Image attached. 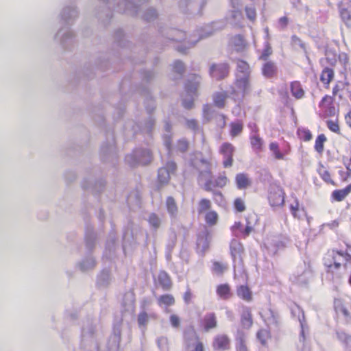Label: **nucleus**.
<instances>
[{
  "mask_svg": "<svg viewBox=\"0 0 351 351\" xmlns=\"http://www.w3.org/2000/svg\"><path fill=\"white\" fill-rule=\"evenodd\" d=\"M199 155L200 154H198L194 158H192L190 164L193 167L198 171V180L199 182H204V189L206 191H211L213 178L210 171V164L206 159L199 156Z\"/></svg>",
  "mask_w": 351,
  "mask_h": 351,
  "instance_id": "f257e3e1",
  "label": "nucleus"
},
{
  "mask_svg": "<svg viewBox=\"0 0 351 351\" xmlns=\"http://www.w3.org/2000/svg\"><path fill=\"white\" fill-rule=\"evenodd\" d=\"M200 82L201 77L199 75L193 74L189 76L187 82L185 85V90L190 98L183 99L182 104L185 108L191 109L193 107V96L197 95V91L199 86Z\"/></svg>",
  "mask_w": 351,
  "mask_h": 351,
  "instance_id": "f03ea898",
  "label": "nucleus"
},
{
  "mask_svg": "<svg viewBox=\"0 0 351 351\" xmlns=\"http://www.w3.org/2000/svg\"><path fill=\"white\" fill-rule=\"evenodd\" d=\"M251 90V78L237 77L234 85L228 90L230 95L234 100H241Z\"/></svg>",
  "mask_w": 351,
  "mask_h": 351,
  "instance_id": "7ed1b4c3",
  "label": "nucleus"
},
{
  "mask_svg": "<svg viewBox=\"0 0 351 351\" xmlns=\"http://www.w3.org/2000/svg\"><path fill=\"white\" fill-rule=\"evenodd\" d=\"M81 343L84 348H97L95 326L91 320H87L83 324Z\"/></svg>",
  "mask_w": 351,
  "mask_h": 351,
  "instance_id": "20e7f679",
  "label": "nucleus"
},
{
  "mask_svg": "<svg viewBox=\"0 0 351 351\" xmlns=\"http://www.w3.org/2000/svg\"><path fill=\"white\" fill-rule=\"evenodd\" d=\"M152 159L151 152L147 149H139L134 151L132 154L125 156V162L130 166L136 165H147Z\"/></svg>",
  "mask_w": 351,
  "mask_h": 351,
  "instance_id": "39448f33",
  "label": "nucleus"
},
{
  "mask_svg": "<svg viewBox=\"0 0 351 351\" xmlns=\"http://www.w3.org/2000/svg\"><path fill=\"white\" fill-rule=\"evenodd\" d=\"M218 25H219V23L213 22L210 25H208L205 26L203 32L202 33L199 34V38L197 39H193V38H190L187 41H186V44H187L188 46L187 47H185V46L184 47H179L178 51L183 53H186V51L187 49L195 46V45L199 40H200L201 39L207 38L208 36H210L211 35H213L214 34V32L215 31L223 28V25L219 26Z\"/></svg>",
  "mask_w": 351,
  "mask_h": 351,
  "instance_id": "423d86ee",
  "label": "nucleus"
},
{
  "mask_svg": "<svg viewBox=\"0 0 351 351\" xmlns=\"http://www.w3.org/2000/svg\"><path fill=\"white\" fill-rule=\"evenodd\" d=\"M147 0H123L118 3L117 10L119 12H125L130 15H136L138 12L141 5Z\"/></svg>",
  "mask_w": 351,
  "mask_h": 351,
  "instance_id": "0eeeda50",
  "label": "nucleus"
},
{
  "mask_svg": "<svg viewBox=\"0 0 351 351\" xmlns=\"http://www.w3.org/2000/svg\"><path fill=\"white\" fill-rule=\"evenodd\" d=\"M268 199L272 207H279L283 205L285 196L282 188L277 185H271L269 191Z\"/></svg>",
  "mask_w": 351,
  "mask_h": 351,
  "instance_id": "6e6552de",
  "label": "nucleus"
},
{
  "mask_svg": "<svg viewBox=\"0 0 351 351\" xmlns=\"http://www.w3.org/2000/svg\"><path fill=\"white\" fill-rule=\"evenodd\" d=\"M176 164L173 161L167 162L165 167L158 169V180L161 184H166L169 182L171 176L173 175L176 171Z\"/></svg>",
  "mask_w": 351,
  "mask_h": 351,
  "instance_id": "1a4fd4ad",
  "label": "nucleus"
},
{
  "mask_svg": "<svg viewBox=\"0 0 351 351\" xmlns=\"http://www.w3.org/2000/svg\"><path fill=\"white\" fill-rule=\"evenodd\" d=\"M229 70V65L227 63L212 64L209 69V74L211 77L221 80L228 75Z\"/></svg>",
  "mask_w": 351,
  "mask_h": 351,
  "instance_id": "9d476101",
  "label": "nucleus"
},
{
  "mask_svg": "<svg viewBox=\"0 0 351 351\" xmlns=\"http://www.w3.org/2000/svg\"><path fill=\"white\" fill-rule=\"evenodd\" d=\"M234 152V147L228 143H223L220 147V152L223 155V167L227 168L232 165L233 162V153Z\"/></svg>",
  "mask_w": 351,
  "mask_h": 351,
  "instance_id": "9b49d317",
  "label": "nucleus"
},
{
  "mask_svg": "<svg viewBox=\"0 0 351 351\" xmlns=\"http://www.w3.org/2000/svg\"><path fill=\"white\" fill-rule=\"evenodd\" d=\"M73 36L74 34L69 27H62L56 34L55 39L59 41L62 47H66L67 44L72 41Z\"/></svg>",
  "mask_w": 351,
  "mask_h": 351,
  "instance_id": "f8f14e48",
  "label": "nucleus"
},
{
  "mask_svg": "<svg viewBox=\"0 0 351 351\" xmlns=\"http://www.w3.org/2000/svg\"><path fill=\"white\" fill-rule=\"evenodd\" d=\"M230 253L234 263L238 262L241 264L242 262V254L243 252V247L242 244L237 240H232L230 245Z\"/></svg>",
  "mask_w": 351,
  "mask_h": 351,
  "instance_id": "ddd939ff",
  "label": "nucleus"
},
{
  "mask_svg": "<svg viewBox=\"0 0 351 351\" xmlns=\"http://www.w3.org/2000/svg\"><path fill=\"white\" fill-rule=\"evenodd\" d=\"M230 339L226 335H217L213 343V347L215 350L224 351L230 348Z\"/></svg>",
  "mask_w": 351,
  "mask_h": 351,
  "instance_id": "4468645a",
  "label": "nucleus"
},
{
  "mask_svg": "<svg viewBox=\"0 0 351 351\" xmlns=\"http://www.w3.org/2000/svg\"><path fill=\"white\" fill-rule=\"evenodd\" d=\"M78 16V11L73 5L64 8L61 12L62 20L66 24H70Z\"/></svg>",
  "mask_w": 351,
  "mask_h": 351,
  "instance_id": "2eb2a0df",
  "label": "nucleus"
},
{
  "mask_svg": "<svg viewBox=\"0 0 351 351\" xmlns=\"http://www.w3.org/2000/svg\"><path fill=\"white\" fill-rule=\"evenodd\" d=\"M236 77L251 78V69L245 61L237 60Z\"/></svg>",
  "mask_w": 351,
  "mask_h": 351,
  "instance_id": "dca6fc26",
  "label": "nucleus"
},
{
  "mask_svg": "<svg viewBox=\"0 0 351 351\" xmlns=\"http://www.w3.org/2000/svg\"><path fill=\"white\" fill-rule=\"evenodd\" d=\"M165 206L171 219L173 220L176 219L178 216L179 210L175 199L171 196L167 197Z\"/></svg>",
  "mask_w": 351,
  "mask_h": 351,
  "instance_id": "f3484780",
  "label": "nucleus"
},
{
  "mask_svg": "<svg viewBox=\"0 0 351 351\" xmlns=\"http://www.w3.org/2000/svg\"><path fill=\"white\" fill-rule=\"evenodd\" d=\"M328 257L332 258L335 267L338 269L340 267L341 264L344 263L347 261L348 254H345L342 252L332 250L328 252Z\"/></svg>",
  "mask_w": 351,
  "mask_h": 351,
  "instance_id": "a211bd4d",
  "label": "nucleus"
},
{
  "mask_svg": "<svg viewBox=\"0 0 351 351\" xmlns=\"http://www.w3.org/2000/svg\"><path fill=\"white\" fill-rule=\"evenodd\" d=\"M157 315L156 313H152L148 314L144 309L138 315L137 322L139 328L145 330L150 319H156Z\"/></svg>",
  "mask_w": 351,
  "mask_h": 351,
  "instance_id": "6ab92c4d",
  "label": "nucleus"
},
{
  "mask_svg": "<svg viewBox=\"0 0 351 351\" xmlns=\"http://www.w3.org/2000/svg\"><path fill=\"white\" fill-rule=\"evenodd\" d=\"M241 324L243 328L249 329L252 326L253 319L250 308L243 307L241 314Z\"/></svg>",
  "mask_w": 351,
  "mask_h": 351,
  "instance_id": "aec40b11",
  "label": "nucleus"
},
{
  "mask_svg": "<svg viewBox=\"0 0 351 351\" xmlns=\"http://www.w3.org/2000/svg\"><path fill=\"white\" fill-rule=\"evenodd\" d=\"M101 155L104 160H108V157L114 158L115 156V147L114 141L113 139L108 143L106 145H103L101 148Z\"/></svg>",
  "mask_w": 351,
  "mask_h": 351,
  "instance_id": "412c9836",
  "label": "nucleus"
},
{
  "mask_svg": "<svg viewBox=\"0 0 351 351\" xmlns=\"http://www.w3.org/2000/svg\"><path fill=\"white\" fill-rule=\"evenodd\" d=\"M229 92L221 91L216 92L213 95V101L214 105L218 108H223L226 106V99L228 98Z\"/></svg>",
  "mask_w": 351,
  "mask_h": 351,
  "instance_id": "4be33fe9",
  "label": "nucleus"
},
{
  "mask_svg": "<svg viewBox=\"0 0 351 351\" xmlns=\"http://www.w3.org/2000/svg\"><path fill=\"white\" fill-rule=\"evenodd\" d=\"M204 328L208 332L217 326V317L214 313H207L204 317Z\"/></svg>",
  "mask_w": 351,
  "mask_h": 351,
  "instance_id": "5701e85b",
  "label": "nucleus"
},
{
  "mask_svg": "<svg viewBox=\"0 0 351 351\" xmlns=\"http://www.w3.org/2000/svg\"><path fill=\"white\" fill-rule=\"evenodd\" d=\"M179 6L184 12L190 11L192 14L196 11L199 12L198 5L193 0H180Z\"/></svg>",
  "mask_w": 351,
  "mask_h": 351,
  "instance_id": "b1692460",
  "label": "nucleus"
},
{
  "mask_svg": "<svg viewBox=\"0 0 351 351\" xmlns=\"http://www.w3.org/2000/svg\"><path fill=\"white\" fill-rule=\"evenodd\" d=\"M235 182L237 188L241 190L247 188L251 184L247 175L243 173L236 175Z\"/></svg>",
  "mask_w": 351,
  "mask_h": 351,
  "instance_id": "393cba45",
  "label": "nucleus"
},
{
  "mask_svg": "<svg viewBox=\"0 0 351 351\" xmlns=\"http://www.w3.org/2000/svg\"><path fill=\"white\" fill-rule=\"evenodd\" d=\"M340 14L346 25L351 28V1L341 9Z\"/></svg>",
  "mask_w": 351,
  "mask_h": 351,
  "instance_id": "a878e982",
  "label": "nucleus"
},
{
  "mask_svg": "<svg viewBox=\"0 0 351 351\" xmlns=\"http://www.w3.org/2000/svg\"><path fill=\"white\" fill-rule=\"evenodd\" d=\"M236 346L237 351H247L246 346V335L241 330H238L237 332Z\"/></svg>",
  "mask_w": 351,
  "mask_h": 351,
  "instance_id": "bb28decb",
  "label": "nucleus"
},
{
  "mask_svg": "<svg viewBox=\"0 0 351 351\" xmlns=\"http://www.w3.org/2000/svg\"><path fill=\"white\" fill-rule=\"evenodd\" d=\"M351 193V184L348 185L345 189L341 190H335L332 193V197L337 202L343 200Z\"/></svg>",
  "mask_w": 351,
  "mask_h": 351,
  "instance_id": "cd10ccee",
  "label": "nucleus"
},
{
  "mask_svg": "<svg viewBox=\"0 0 351 351\" xmlns=\"http://www.w3.org/2000/svg\"><path fill=\"white\" fill-rule=\"evenodd\" d=\"M159 284L165 290H169L171 287V281L165 271H160L158 276Z\"/></svg>",
  "mask_w": 351,
  "mask_h": 351,
  "instance_id": "c85d7f7f",
  "label": "nucleus"
},
{
  "mask_svg": "<svg viewBox=\"0 0 351 351\" xmlns=\"http://www.w3.org/2000/svg\"><path fill=\"white\" fill-rule=\"evenodd\" d=\"M276 72V66L274 62H267L264 64L262 69V73L265 77L267 78L271 77L275 75Z\"/></svg>",
  "mask_w": 351,
  "mask_h": 351,
  "instance_id": "c756f323",
  "label": "nucleus"
},
{
  "mask_svg": "<svg viewBox=\"0 0 351 351\" xmlns=\"http://www.w3.org/2000/svg\"><path fill=\"white\" fill-rule=\"evenodd\" d=\"M217 295L223 300H227L231 296L230 287L228 284L219 285L217 287Z\"/></svg>",
  "mask_w": 351,
  "mask_h": 351,
  "instance_id": "7c9ffc66",
  "label": "nucleus"
},
{
  "mask_svg": "<svg viewBox=\"0 0 351 351\" xmlns=\"http://www.w3.org/2000/svg\"><path fill=\"white\" fill-rule=\"evenodd\" d=\"M197 246L199 250L204 252L209 247V241L208 239V233H204L198 236L197 240Z\"/></svg>",
  "mask_w": 351,
  "mask_h": 351,
  "instance_id": "2f4dec72",
  "label": "nucleus"
},
{
  "mask_svg": "<svg viewBox=\"0 0 351 351\" xmlns=\"http://www.w3.org/2000/svg\"><path fill=\"white\" fill-rule=\"evenodd\" d=\"M85 242L86 246L88 250H90L95 247L96 242V235L93 230L87 229L85 234Z\"/></svg>",
  "mask_w": 351,
  "mask_h": 351,
  "instance_id": "473e14b6",
  "label": "nucleus"
},
{
  "mask_svg": "<svg viewBox=\"0 0 351 351\" xmlns=\"http://www.w3.org/2000/svg\"><path fill=\"white\" fill-rule=\"evenodd\" d=\"M334 77V71L332 69L326 66L320 76V80L326 84H328L330 81L333 79Z\"/></svg>",
  "mask_w": 351,
  "mask_h": 351,
  "instance_id": "72a5a7b5",
  "label": "nucleus"
},
{
  "mask_svg": "<svg viewBox=\"0 0 351 351\" xmlns=\"http://www.w3.org/2000/svg\"><path fill=\"white\" fill-rule=\"evenodd\" d=\"M175 303V299L172 295L165 294L160 295L158 298V304L159 306H169L173 305Z\"/></svg>",
  "mask_w": 351,
  "mask_h": 351,
  "instance_id": "f704fd0d",
  "label": "nucleus"
},
{
  "mask_svg": "<svg viewBox=\"0 0 351 351\" xmlns=\"http://www.w3.org/2000/svg\"><path fill=\"white\" fill-rule=\"evenodd\" d=\"M291 313L293 316L298 317V321L300 323L301 328L302 329H303L304 321V315L303 311L301 309L300 306L295 305L294 307L291 308ZM301 335H304L303 330H302Z\"/></svg>",
  "mask_w": 351,
  "mask_h": 351,
  "instance_id": "c9c22d12",
  "label": "nucleus"
},
{
  "mask_svg": "<svg viewBox=\"0 0 351 351\" xmlns=\"http://www.w3.org/2000/svg\"><path fill=\"white\" fill-rule=\"evenodd\" d=\"M237 295L243 300L250 302L252 300V293L246 286H240L237 289Z\"/></svg>",
  "mask_w": 351,
  "mask_h": 351,
  "instance_id": "e433bc0d",
  "label": "nucleus"
},
{
  "mask_svg": "<svg viewBox=\"0 0 351 351\" xmlns=\"http://www.w3.org/2000/svg\"><path fill=\"white\" fill-rule=\"evenodd\" d=\"M231 42L237 51H241L245 48V40L241 35H236L234 36L232 38Z\"/></svg>",
  "mask_w": 351,
  "mask_h": 351,
  "instance_id": "4c0bfd02",
  "label": "nucleus"
},
{
  "mask_svg": "<svg viewBox=\"0 0 351 351\" xmlns=\"http://www.w3.org/2000/svg\"><path fill=\"white\" fill-rule=\"evenodd\" d=\"M95 266V261L93 257H88L86 259L83 260L80 264V269L82 271H86L89 269H92Z\"/></svg>",
  "mask_w": 351,
  "mask_h": 351,
  "instance_id": "58836bf2",
  "label": "nucleus"
},
{
  "mask_svg": "<svg viewBox=\"0 0 351 351\" xmlns=\"http://www.w3.org/2000/svg\"><path fill=\"white\" fill-rule=\"evenodd\" d=\"M110 281V274L109 271L104 270L97 278V284L100 287H106Z\"/></svg>",
  "mask_w": 351,
  "mask_h": 351,
  "instance_id": "ea45409f",
  "label": "nucleus"
},
{
  "mask_svg": "<svg viewBox=\"0 0 351 351\" xmlns=\"http://www.w3.org/2000/svg\"><path fill=\"white\" fill-rule=\"evenodd\" d=\"M291 91L295 98L300 99L304 96V90L298 82H293L291 84Z\"/></svg>",
  "mask_w": 351,
  "mask_h": 351,
  "instance_id": "a19ab883",
  "label": "nucleus"
},
{
  "mask_svg": "<svg viewBox=\"0 0 351 351\" xmlns=\"http://www.w3.org/2000/svg\"><path fill=\"white\" fill-rule=\"evenodd\" d=\"M228 182V178L225 173L220 174L215 180L212 181L211 191L215 187L222 188L226 185Z\"/></svg>",
  "mask_w": 351,
  "mask_h": 351,
  "instance_id": "79ce46f5",
  "label": "nucleus"
},
{
  "mask_svg": "<svg viewBox=\"0 0 351 351\" xmlns=\"http://www.w3.org/2000/svg\"><path fill=\"white\" fill-rule=\"evenodd\" d=\"M218 215L215 211L210 210L206 213L205 215L206 223L209 226H213L217 224L218 221Z\"/></svg>",
  "mask_w": 351,
  "mask_h": 351,
  "instance_id": "37998d69",
  "label": "nucleus"
},
{
  "mask_svg": "<svg viewBox=\"0 0 351 351\" xmlns=\"http://www.w3.org/2000/svg\"><path fill=\"white\" fill-rule=\"evenodd\" d=\"M149 225L155 230L160 228L162 220L160 217L156 213H151L147 219Z\"/></svg>",
  "mask_w": 351,
  "mask_h": 351,
  "instance_id": "c03bdc74",
  "label": "nucleus"
},
{
  "mask_svg": "<svg viewBox=\"0 0 351 351\" xmlns=\"http://www.w3.org/2000/svg\"><path fill=\"white\" fill-rule=\"evenodd\" d=\"M266 322L268 325L277 326L278 322V315L272 310H269L265 313Z\"/></svg>",
  "mask_w": 351,
  "mask_h": 351,
  "instance_id": "a18cd8bd",
  "label": "nucleus"
},
{
  "mask_svg": "<svg viewBox=\"0 0 351 351\" xmlns=\"http://www.w3.org/2000/svg\"><path fill=\"white\" fill-rule=\"evenodd\" d=\"M326 141V137L324 134H319L315 141V149L319 154H322L324 152V144Z\"/></svg>",
  "mask_w": 351,
  "mask_h": 351,
  "instance_id": "49530a36",
  "label": "nucleus"
},
{
  "mask_svg": "<svg viewBox=\"0 0 351 351\" xmlns=\"http://www.w3.org/2000/svg\"><path fill=\"white\" fill-rule=\"evenodd\" d=\"M204 117L208 121L213 118L216 111L210 104H205L203 107Z\"/></svg>",
  "mask_w": 351,
  "mask_h": 351,
  "instance_id": "de8ad7c7",
  "label": "nucleus"
},
{
  "mask_svg": "<svg viewBox=\"0 0 351 351\" xmlns=\"http://www.w3.org/2000/svg\"><path fill=\"white\" fill-rule=\"evenodd\" d=\"M243 130V124L239 122H234L230 124V134L232 136L235 137L239 135Z\"/></svg>",
  "mask_w": 351,
  "mask_h": 351,
  "instance_id": "09e8293b",
  "label": "nucleus"
},
{
  "mask_svg": "<svg viewBox=\"0 0 351 351\" xmlns=\"http://www.w3.org/2000/svg\"><path fill=\"white\" fill-rule=\"evenodd\" d=\"M269 149L275 158L278 160H284V154L279 150L278 145L276 143L269 144Z\"/></svg>",
  "mask_w": 351,
  "mask_h": 351,
  "instance_id": "8fccbe9b",
  "label": "nucleus"
},
{
  "mask_svg": "<svg viewBox=\"0 0 351 351\" xmlns=\"http://www.w3.org/2000/svg\"><path fill=\"white\" fill-rule=\"evenodd\" d=\"M211 207V202L209 199H202L198 204L197 211L199 214H202L206 210H208Z\"/></svg>",
  "mask_w": 351,
  "mask_h": 351,
  "instance_id": "3c124183",
  "label": "nucleus"
},
{
  "mask_svg": "<svg viewBox=\"0 0 351 351\" xmlns=\"http://www.w3.org/2000/svg\"><path fill=\"white\" fill-rule=\"evenodd\" d=\"M155 120L152 118V117H149L147 121H145L144 125L142 128V132L150 134L154 127Z\"/></svg>",
  "mask_w": 351,
  "mask_h": 351,
  "instance_id": "603ef678",
  "label": "nucleus"
},
{
  "mask_svg": "<svg viewBox=\"0 0 351 351\" xmlns=\"http://www.w3.org/2000/svg\"><path fill=\"white\" fill-rule=\"evenodd\" d=\"M157 345L161 351L169 350V341L167 337L161 336L157 339Z\"/></svg>",
  "mask_w": 351,
  "mask_h": 351,
  "instance_id": "864d4df0",
  "label": "nucleus"
},
{
  "mask_svg": "<svg viewBox=\"0 0 351 351\" xmlns=\"http://www.w3.org/2000/svg\"><path fill=\"white\" fill-rule=\"evenodd\" d=\"M337 62L336 57L334 54L327 53L326 58L320 60L322 66H325L326 63H328L330 66H334Z\"/></svg>",
  "mask_w": 351,
  "mask_h": 351,
  "instance_id": "5fc2aeb1",
  "label": "nucleus"
},
{
  "mask_svg": "<svg viewBox=\"0 0 351 351\" xmlns=\"http://www.w3.org/2000/svg\"><path fill=\"white\" fill-rule=\"evenodd\" d=\"M337 335L339 340L344 342L348 346L351 348V336L343 331L337 332Z\"/></svg>",
  "mask_w": 351,
  "mask_h": 351,
  "instance_id": "6e6d98bb",
  "label": "nucleus"
},
{
  "mask_svg": "<svg viewBox=\"0 0 351 351\" xmlns=\"http://www.w3.org/2000/svg\"><path fill=\"white\" fill-rule=\"evenodd\" d=\"M115 250V241L114 240H112L110 241H108L106 246V256H108V258H111L112 254L114 252Z\"/></svg>",
  "mask_w": 351,
  "mask_h": 351,
  "instance_id": "4d7b16f0",
  "label": "nucleus"
},
{
  "mask_svg": "<svg viewBox=\"0 0 351 351\" xmlns=\"http://www.w3.org/2000/svg\"><path fill=\"white\" fill-rule=\"evenodd\" d=\"M157 16L156 10L154 8H149L146 10L144 15L143 16V19L145 21H150L154 20Z\"/></svg>",
  "mask_w": 351,
  "mask_h": 351,
  "instance_id": "13d9d810",
  "label": "nucleus"
},
{
  "mask_svg": "<svg viewBox=\"0 0 351 351\" xmlns=\"http://www.w3.org/2000/svg\"><path fill=\"white\" fill-rule=\"evenodd\" d=\"M173 70L175 72L182 75L185 71L184 63L180 60H176L173 63Z\"/></svg>",
  "mask_w": 351,
  "mask_h": 351,
  "instance_id": "bf43d9fd",
  "label": "nucleus"
},
{
  "mask_svg": "<svg viewBox=\"0 0 351 351\" xmlns=\"http://www.w3.org/2000/svg\"><path fill=\"white\" fill-rule=\"evenodd\" d=\"M234 206L235 209L239 212H243L245 210V203L241 198H237L234 200Z\"/></svg>",
  "mask_w": 351,
  "mask_h": 351,
  "instance_id": "052dcab7",
  "label": "nucleus"
},
{
  "mask_svg": "<svg viewBox=\"0 0 351 351\" xmlns=\"http://www.w3.org/2000/svg\"><path fill=\"white\" fill-rule=\"evenodd\" d=\"M251 144L254 149H259L262 146V140L257 136H253L251 137Z\"/></svg>",
  "mask_w": 351,
  "mask_h": 351,
  "instance_id": "680f3d73",
  "label": "nucleus"
},
{
  "mask_svg": "<svg viewBox=\"0 0 351 351\" xmlns=\"http://www.w3.org/2000/svg\"><path fill=\"white\" fill-rule=\"evenodd\" d=\"M186 125L188 128L193 130L195 132L199 130V125L195 119H186Z\"/></svg>",
  "mask_w": 351,
  "mask_h": 351,
  "instance_id": "e2e57ef3",
  "label": "nucleus"
},
{
  "mask_svg": "<svg viewBox=\"0 0 351 351\" xmlns=\"http://www.w3.org/2000/svg\"><path fill=\"white\" fill-rule=\"evenodd\" d=\"M231 18L237 23L242 19V13L239 8H235L232 10Z\"/></svg>",
  "mask_w": 351,
  "mask_h": 351,
  "instance_id": "0e129e2a",
  "label": "nucleus"
},
{
  "mask_svg": "<svg viewBox=\"0 0 351 351\" xmlns=\"http://www.w3.org/2000/svg\"><path fill=\"white\" fill-rule=\"evenodd\" d=\"M268 336V332L265 330H261L257 332V337L263 345H265Z\"/></svg>",
  "mask_w": 351,
  "mask_h": 351,
  "instance_id": "69168bd1",
  "label": "nucleus"
},
{
  "mask_svg": "<svg viewBox=\"0 0 351 351\" xmlns=\"http://www.w3.org/2000/svg\"><path fill=\"white\" fill-rule=\"evenodd\" d=\"M245 13L247 17L252 21L256 19V13L254 8L253 7H245Z\"/></svg>",
  "mask_w": 351,
  "mask_h": 351,
  "instance_id": "338daca9",
  "label": "nucleus"
},
{
  "mask_svg": "<svg viewBox=\"0 0 351 351\" xmlns=\"http://www.w3.org/2000/svg\"><path fill=\"white\" fill-rule=\"evenodd\" d=\"M173 32V36L171 38L173 40L176 42H182L184 40L185 37V33L182 31L175 30Z\"/></svg>",
  "mask_w": 351,
  "mask_h": 351,
  "instance_id": "774afa93",
  "label": "nucleus"
}]
</instances>
